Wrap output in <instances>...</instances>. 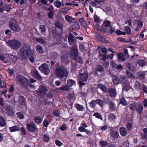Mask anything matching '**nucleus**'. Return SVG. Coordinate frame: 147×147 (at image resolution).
Masks as SVG:
<instances>
[{
  "label": "nucleus",
  "instance_id": "nucleus-1",
  "mask_svg": "<svg viewBox=\"0 0 147 147\" xmlns=\"http://www.w3.org/2000/svg\"><path fill=\"white\" fill-rule=\"evenodd\" d=\"M20 55L23 59L28 58L33 53L31 50L30 46L28 44H24L20 48Z\"/></svg>",
  "mask_w": 147,
  "mask_h": 147
},
{
  "label": "nucleus",
  "instance_id": "nucleus-2",
  "mask_svg": "<svg viewBox=\"0 0 147 147\" xmlns=\"http://www.w3.org/2000/svg\"><path fill=\"white\" fill-rule=\"evenodd\" d=\"M7 45L12 49H18L21 46L20 42L15 39H12L6 42Z\"/></svg>",
  "mask_w": 147,
  "mask_h": 147
},
{
  "label": "nucleus",
  "instance_id": "nucleus-3",
  "mask_svg": "<svg viewBox=\"0 0 147 147\" xmlns=\"http://www.w3.org/2000/svg\"><path fill=\"white\" fill-rule=\"evenodd\" d=\"M55 73L57 76L61 78H63L66 76L68 74L66 69L62 66L59 68H56Z\"/></svg>",
  "mask_w": 147,
  "mask_h": 147
},
{
  "label": "nucleus",
  "instance_id": "nucleus-4",
  "mask_svg": "<svg viewBox=\"0 0 147 147\" xmlns=\"http://www.w3.org/2000/svg\"><path fill=\"white\" fill-rule=\"evenodd\" d=\"M9 28L12 30L18 32L20 30L21 28L18 25V23L15 19H11L9 23Z\"/></svg>",
  "mask_w": 147,
  "mask_h": 147
},
{
  "label": "nucleus",
  "instance_id": "nucleus-5",
  "mask_svg": "<svg viewBox=\"0 0 147 147\" xmlns=\"http://www.w3.org/2000/svg\"><path fill=\"white\" fill-rule=\"evenodd\" d=\"M113 84L116 85L120 83L121 82L124 84L126 82V77L125 76H121L120 79H119L116 76H114L112 77Z\"/></svg>",
  "mask_w": 147,
  "mask_h": 147
},
{
  "label": "nucleus",
  "instance_id": "nucleus-6",
  "mask_svg": "<svg viewBox=\"0 0 147 147\" xmlns=\"http://www.w3.org/2000/svg\"><path fill=\"white\" fill-rule=\"evenodd\" d=\"M16 78L18 83L22 85L28 82L29 81L28 79L21 75H17Z\"/></svg>",
  "mask_w": 147,
  "mask_h": 147
},
{
  "label": "nucleus",
  "instance_id": "nucleus-7",
  "mask_svg": "<svg viewBox=\"0 0 147 147\" xmlns=\"http://www.w3.org/2000/svg\"><path fill=\"white\" fill-rule=\"evenodd\" d=\"M38 69L41 72L44 73L46 75H48L50 71L49 68V66L46 63L42 64L38 67Z\"/></svg>",
  "mask_w": 147,
  "mask_h": 147
},
{
  "label": "nucleus",
  "instance_id": "nucleus-8",
  "mask_svg": "<svg viewBox=\"0 0 147 147\" xmlns=\"http://www.w3.org/2000/svg\"><path fill=\"white\" fill-rule=\"evenodd\" d=\"M70 54L71 57L73 59L78 56V48L76 46H75L71 47Z\"/></svg>",
  "mask_w": 147,
  "mask_h": 147
},
{
  "label": "nucleus",
  "instance_id": "nucleus-9",
  "mask_svg": "<svg viewBox=\"0 0 147 147\" xmlns=\"http://www.w3.org/2000/svg\"><path fill=\"white\" fill-rule=\"evenodd\" d=\"M27 127L29 131L34 132L36 130V127L35 124L32 122L27 123Z\"/></svg>",
  "mask_w": 147,
  "mask_h": 147
},
{
  "label": "nucleus",
  "instance_id": "nucleus-10",
  "mask_svg": "<svg viewBox=\"0 0 147 147\" xmlns=\"http://www.w3.org/2000/svg\"><path fill=\"white\" fill-rule=\"evenodd\" d=\"M134 24L136 26V28L134 30L137 32L140 30L143 26L142 22L139 20H136Z\"/></svg>",
  "mask_w": 147,
  "mask_h": 147
},
{
  "label": "nucleus",
  "instance_id": "nucleus-11",
  "mask_svg": "<svg viewBox=\"0 0 147 147\" xmlns=\"http://www.w3.org/2000/svg\"><path fill=\"white\" fill-rule=\"evenodd\" d=\"M31 74L32 76L36 79L41 80L42 78L41 76L38 73V71L36 70H32Z\"/></svg>",
  "mask_w": 147,
  "mask_h": 147
},
{
  "label": "nucleus",
  "instance_id": "nucleus-12",
  "mask_svg": "<svg viewBox=\"0 0 147 147\" xmlns=\"http://www.w3.org/2000/svg\"><path fill=\"white\" fill-rule=\"evenodd\" d=\"M47 90L46 87L44 86H41L37 94L40 96H42L45 94Z\"/></svg>",
  "mask_w": 147,
  "mask_h": 147
},
{
  "label": "nucleus",
  "instance_id": "nucleus-13",
  "mask_svg": "<svg viewBox=\"0 0 147 147\" xmlns=\"http://www.w3.org/2000/svg\"><path fill=\"white\" fill-rule=\"evenodd\" d=\"M110 134L111 136L115 138H117L119 136L118 133L112 128L110 129Z\"/></svg>",
  "mask_w": 147,
  "mask_h": 147
},
{
  "label": "nucleus",
  "instance_id": "nucleus-14",
  "mask_svg": "<svg viewBox=\"0 0 147 147\" xmlns=\"http://www.w3.org/2000/svg\"><path fill=\"white\" fill-rule=\"evenodd\" d=\"M78 78L80 80L82 81H86L88 78V75L86 73L80 74Z\"/></svg>",
  "mask_w": 147,
  "mask_h": 147
},
{
  "label": "nucleus",
  "instance_id": "nucleus-15",
  "mask_svg": "<svg viewBox=\"0 0 147 147\" xmlns=\"http://www.w3.org/2000/svg\"><path fill=\"white\" fill-rule=\"evenodd\" d=\"M68 42L69 44L71 45H74L75 42V39L74 36L71 33L69 34L68 36Z\"/></svg>",
  "mask_w": 147,
  "mask_h": 147
},
{
  "label": "nucleus",
  "instance_id": "nucleus-16",
  "mask_svg": "<svg viewBox=\"0 0 147 147\" xmlns=\"http://www.w3.org/2000/svg\"><path fill=\"white\" fill-rule=\"evenodd\" d=\"M8 89L7 88H4L3 89V91L2 92V93L4 95L6 98L10 99L11 95L9 94L7 95V92Z\"/></svg>",
  "mask_w": 147,
  "mask_h": 147
},
{
  "label": "nucleus",
  "instance_id": "nucleus-17",
  "mask_svg": "<svg viewBox=\"0 0 147 147\" xmlns=\"http://www.w3.org/2000/svg\"><path fill=\"white\" fill-rule=\"evenodd\" d=\"M109 95L112 97H115L116 95L115 90L113 88H110L109 89Z\"/></svg>",
  "mask_w": 147,
  "mask_h": 147
},
{
  "label": "nucleus",
  "instance_id": "nucleus-18",
  "mask_svg": "<svg viewBox=\"0 0 147 147\" xmlns=\"http://www.w3.org/2000/svg\"><path fill=\"white\" fill-rule=\"evenodd\" d=\"M6 111L8 114L12 115L13 112L12 110L11 107L9 105H7L5 107Z\"/></svg>",
  "mask_w": 147,
  "mask_h": 147
},
{
  "label": "nucleus",
  "instance_id": "nucleus-19",
  "mask_svg": "<svg viewBox=\"0 0 147 147\" xmlns=\"http://www.w3.org/2000/svg\"><path fill=\"white\" fill-rule=\"evenodd\" d=\"M74 107L78 111H83L85 109L83 105L78 104H75Z\"/></svg>",
  "mask_w": 147,
  "mask_h": 147
},
{
  "label": "nucleus",
  "instance_id": "nucleus-20",
  "mask_svg": "<svg viewBox=\"0 0 147 147\" xmlns=\"http://www.w3.org/2000/svg\"><path fill=\"white\" fill-rule=\"evenodd\" d=\"M120 134L123 136H125L127 134V130L124 127H121L119 129Z\"/></svg>",
  "mask_w": 147,
  "mask_h": 147
},
{
  "label": "nucleus",
  "instance_id": "nucleus-21",
  "mask_svg": "<svg viewBox=\"0 0 147 147\" xmlns=\"http://www.w3.org/2000/svg\"><path fill=\"white\" fill-rule=\"evenodd\" d=\"M136 111L140 114L142 113L143 110V106L141 105H138L136 106Z\"/></svg>",
  "mask_w": 147,
  "mask_h": 147
},
{
  "label": "nucleus",
  "instance_id": "nucleus-22",
  "mask_svg": "<svg viewBox=\"0 0 147 147\" xmlns=\"http://www.w3.org/2000/svg\"><path fill=\"white\" fill-rule=\"evenodd\" d=\"M70 9V8L69 7H66L64 8H61L59 12L63 13L64 15H65Z\"/></svg>",
  "mask_w": 147,
  "mask_h": 147
},
{
  "label": "nucleus",
  "instance_id": "nucleus-23",
  "mask_svg": "<svg viewBox=\"0 0 147 147\" xmlns=\"http://www.w3.org/2000/svg\"><path fill=\"white\" fill-rule=\"evenodd\" d=\"M43 120V118L39 116H36L34 117V121L35 122L37 123H41Z\"/></svg>",
  "mask_w": 147,
  "mask_h": 147
},
{
  "label": "nucleus",
  "instance_id": "nucleus-24",
  "mask_svg": "<svg viewBox=\"0 0 147 147\" xmlns=\"http://www.w3.org/2000/svg\"><path fill=\"white\" fill-rule=\"evenodd\" d=\"M6 125V121L3 117L0 115V126L4 127Z\"/></svg>",
  "mask_w": 147,
  "mask_h": 147
},
{
  "label": "nucleus",
  "instance_id": "nucleus-25",
  "mask_svg": "<svg viewBox=\"0 0 147 147\" xmlns=\"http://www.w3.org/2000/svg\"><path fill=\"white\" fill-rule=\"evenodd\" d=\"M67 83L68 86L69 87H71L75 85L76 84V82L71 79H69L67 80Z\"/></svg>",
  "mask_w": 147,
  "mask_h": 147
},
{
  "label": "nucleus",
  "instance_id": "nucleus-26",
  "mask_svg": "<svg viewBox=\"0 0 147 147\" xmlns=\"http://www.w3.org/2000/svg\"><path fill=\"white\" fill-rule=\"evenodd\" d=\"M117 55L118 56V59L119 60H121L123 61L125 60V59L123 53H118Z\"/></svg>",
  "mask_w": 147,
  "mask_h": 147
},
{
  "label": "nucleus",
  "instance_id": "nucleus-27",
  "mask_svg": "<svg viewBox=\"0 0 147 147\" xmlns=\"http://www.w3.org/2000/svg\"><path fill=\"white\" fill-rule=\"evenodd\" d=\"M9 129L10 131L11 132H15L17 131H18L20 130L18 127L16 125L9 127Z\"/></svg>",
  "mask_w": 147,
  "mask_h": 147
},
{
  "label": "nucleus",
  "instance_id": "nucleus-28",
  "mask_svg": "<svg viewBox=\"0 0 147 147\" xmlns=\"http://www.w3.org/2000/svg\"><path fill=\"white\" fill-rule=\"evenodd\" d=\"M36 51L39 53H42L43 52V50L42 46L39 45H37L36 47Z\"/></svg>",
  "mask_w": 147,
  "mask_h": 147
},
{
  "label": "nucleus",
  "instance_id": "nucleus-29",
  "mask_svg": "<svg viewBox=\"0 0 147 147\" xmlns=\"http://www.w3.org/2000/svg\"><path fill=\"white\" fill-rule=\"evenodd\" d=\"M98 88H100L103 92H106L107 90L106 87L103 85L99 84L98 86Z\"/></svg>",
  "mask_w": 147,
  "mask_h": 147
},
{
  "label": "nucleus",
  "instance_id": "nucleus-30",
  "mask_svg": "<svg viewBox=\"0 0 147 147\" xmlns=\"http://www.w3.org/2000/svg\"><path fill=\"white\" fill-rule=\"evenodd\" d=\"M65 18L67 21L70 23L71 22L72 20H75L74 18L68 15H65Z\"/></svg>",
  "mask_w": 147,
  "mask_h": 147
},
{
  "label": "nucleus",
  "instance_id": "nucleus-31",
  "mask_svg": "<svg viewBox=\"0 0 147 147\" xmlns=\"http://www.w3.org/2000/svg\"><path fill=\"white\" fill-rule=\"evenodd\" d=\"M108 117L109 119L111 121H114L116 118V115L112 113L109 114Z\"/></svg>",
  "mask_w": 147,
  "mask_h": 147
},
{
  "label": "nucleus",
  "instance_id": "nucleus-32",
  "mask_svg": "<svg viewBox=\"0 0 147 147\" xmlns=\"http://www.w3.org/2000/svg\"><path fill=\"white\" fill-rule=\"evenodd\" d=\"M11 4H7L3 7L4 11H6L7 12H9L11 9Z\"/></svg>",
  "mask_w": 147,
  "mask_h": 147
},
{
  "label": "nucleus",
  "instance_id": "nucleus-33",
  "mask_svg": "<svg viewBox=\"0 0 147 147\" xmlns=\"http://www.w3.org/2000/svg\"><path fill=\"white\" fill-rule=\"evenodd\" d=\"M5 55H3L0 54V59L3 61L5 63H6L8 62V60L7 58L5 57Z\"/></svg>",
  "mask_w": 147,
  "mask_h": 147
},
{
  "label": "nucleus",
  "instance_id": "nucleus-34",
  "mask_svg": "<svg viewBox=\"0 0 147 147\" xmlns=\"http://www.w3.org/2000/svg\"><path fill=\"white\" fill-rule=\"evenodd\" d=\"M111 23V22L110 21L107 20L103 22L101 26L102 27L105 26H109L110 25Z\"/></svg>",
  "mask_w": 147,
  "mask_h": 147
},
{
  "label": "nucleus",
  "instance_id": "nucleus-35",
  "mask_svg": "<svg viewBox=\"0 0 147 147\" xmlns=\"http://www.w3.org/2000/svg\"><path fill=\"white\" fill-rule=\"evenodd\" d=\"M96 70L97 71L102 72L104 71V68L101 65H98L96 67Z\"/></svg>",
  "mask_w": 147,
  "mask_h": 147
},
{
  "label": "nucleus",
  "instance_id": "nucleus-36",
  "mask_svg": "<svg viewBox=\"0 0 147 147\" xmlns=\"http://www.w3.org/2000/svg\"><path fill=\"white\" fill-rule=\"evenodd\" d=\"M123 31L125 32L126 34H131V29L130 28L129 26H127L125 27Z\"/></svg>",
  "mask_w": 147,
  "mask_h": 147
},
{
  "label": "nucleus",
  "instance_id": "nucleus-37",
  "mask_svg": "<svg viewBox=\"0 0 147 147\" xmlns=\"http://www.w3.org/2000/svg\"><path fill=\"white\" fill-rule=\"evenodd\" d=\"M54 5L55 7L59 8L61 7V3L60 1L57 0L54 1Z\"/></svg>",
  "mask_w": 147,
  "mask_h": 147
},
{
  "label": "nucleus",
  "instance_id": "nucleus-38",
  "mask_svg": "<svg viewBox=\"0 0 147 147\" xmlns=\"http://www.w3.org/2000/svg\"><path fill=\"white\" fill-rule=\"evenodd\" d=\"M72 26V28L75 30L78 29L80 28L79 24L78 22H74Z\"/></svg>",
  "mask_w": 147,
  "mask_h": 147
},
{
  "label": "nucleus",
  "instance_id": "nucleus-39",
  "mask_svg": "<svg viewBox=\"0 0 147 147\" xmlns=\"http://www.w3.org/2000/svg\"><path fill=\"white\" fill-rule=\"evenodd\" d=\"M39 30L41 34L44 33L46 30L45 26L44 25H40L39 27Z\"/></svg>",
  "mask_w": 147,
  "mask_h": 147
},
{
  "label": "nucleus",
  "instance_id": "nucleus-40",
  "mask_svg": "<svg viewBox=\"0 0 147 147\" xmlns=\"http://www.w3.org/2000/svg\"><path fill=\"white\" fill-rule=\"evenodd\" d=\"M138 77L140 79H142L144 78V74L141 72H138L137 74Z\"/></svg>",
  "mask_w": 147,
  "mask_h": 147
},
{
  "label": "nucleus",
  "instance_id": "nucleus-41",
  "mask_svg": "<svg viewBox=\"0 0 147 147\" xmlns=\"http://www.w3.org/2000/svg\"><path fill=\"white\" fill-rule=\"evenodd\" d=\"M59 89L62 91H68L69 90V88L67 85H64L61 86Z\"/></svg>",
  "mask_w": 147,
  "mask_h": 147
},
{
  "label": "nucleus",
  "instance_id": "nucleus-42",
  "mask_svg": "<svg viewBox=\"0 0 147 147\" xmlns=\"http://www.w3.org/2000/svg\"><path fill=\"white\" fill-rule=\"evenodd\" d=\"M79 22L81 23V25L83 27H85L86 26V24L83 18H81L79 19Z\"/></svg>",
  "mask_w": 147,
  "mask_h": 147
},
{
  "label": "nucleus",
  "instance_id": "nucleus-43",
  "mask_svg": "<svg viewBox=\"0 0 147 147\" xmlns=\"http://www.w3.org/2000/svg\"><path fill=\"white\" fill-rule=\"evenodd\" d=\"M55 26L57 28L61 29L62 28V24L58 21L56 22L55 24Z\"/></svg>",
  "mask_w": 147,
  "mask_h": 147
},
{
  "label": "nucleus",
  "instance_id": "nucleus-44",
  "mask_svg": "<svg viewBox=\"0 0 147 147\" xmlns=\"http://www.w3.org/2000/svg\"><path fill=\"white\" fill-rule=\"evenodd\" d=\"M116 33L118 35H125L126 33L125 31L122 32L119 30H117L116 31Z\"/></svg>",
  "mask_w": 147,
  "mask_h": 147
},
{
  "label": "nucleus",
  "instance_id": "nucleus-45",
  "mask_svg": "<svg viewBox=\"0 0 147 147\" xmlns=\"http://www.w3.org/2000/svg\"><path fill=\"white\" fill-rule=\"evenodd\" d=\"M99 3L97 1H92V2L90 4L91 5L95 7H98L99 6Z\"/></svg>",
  "mask_w": 147,
  "mask_h": 147
},
{
  "label": "nucleus",
  "instance_id": "nucleus-46",
  "mask_svg": "<svg viewBox=\"0 0 147 147\" xmlns=\"http://www.w3.org/2000/svg\"><path fill=\"white\" fill-rule=\"evenodd\" d=\"M20 102L22 105H24L26 103L25 98L23 96L21 97L20 99Z\"/></svg>",
  "mask_w": 147,
  "mask_h": 147
},
{
  "label": "nucleus",
  "instance_id": "nucleus-47",
  "mask_svg": "<svg viewBox=\"0 0 147 147\" xmlns=\"http://www.w3.org/2000/svg\"><path fill=\"white\" fill-rule=\"evenodd\" d=\"M93 116H95L96 118L99 119L101 120H102V117L101 115L98 113H96L94 114Z\"/></svg>",
  "mask_w": 147,
  "mask_h": 147
},
{
  "label": "nucleus",
  "instance_id": "nucleus-48",
  "mask_svg": "<svg viewBox=\"0 0 147 147\" xmlns=\"http://www.w3.org/2000/svg\"><path fill=\"white\" fill-rule=\"evenodd\" d=\"M35 40L36 41L41 44H43L45 42V40L40 38H36L35 39Z\"/></svg>",
  "mask_w": 147,
  "mask_h": 147
},
{
  "label": "nucleus",
  "instance_id": "nucleus-49",
  "mask_svg": "<svg viewBox=\"0 0 147 147\" xmlns=\"http://www.w3.org/2000/svg\"><path fill=\"white\" fill-rule=\"evenodd\" d=\"M131 88L130 85L127 84L124 86L123 90L126 91H128Z\"/></svg>",
  "mask_w": 147,
  "mask_h": 147
},
{
  "label": "nucleus",
  "instance_id": "nucleus-50",
  "mask_svg": "<svg viewBox=\"0 0 147 147\" xmlns=\"http://www.w3.org/2000/svg\"><path fill=\"white\" fill-rule=\"evenodd\" d=\"M5 105L4 100V99L2 98H0V107L2 108H3V106Z\"/></svg>",
  "mask_w": 147,
  "mask_h": 147
},
{
  "label": "nucleus",
  "instance_id": "nucleus-51",
  "mask_svg": "<svg viewBox=\"0 0 147 147\" xmlns=\"http://www.w3.org/2000/svg\"><path fill=\"white\" fill-rule=\"evenodd\" d=\"M136 105L134 103L130 104L129 105L128 107L129 109L132 111H134L135 109V108L136 107Z\"/></svg>",
  "mask_w": 147,
  "mask_h": 147
},
{
  "label": "nucleus",
  "instance_id": "nucleus-52",
  "mask_svg": "<svg viewBox=\"0 0 147 147\" xmlns=\"http://www.w3.org/2000/svg\"><path fill=\"white\" fill-rule=\"evenodd\" d=\"M120 103L122 105L125 106L127 104V102L124 98H122L120 100Z\"/></svg>",
  "mask_w": 147,
  "mask_h": 147
},
{
  "label": "nucleus",
  "instance_id": "nucleus-53",
  "mask_svg": "<svg viewBox=\"0 0 147 147\" xmlns=\"http://www.w3.org/2000/svg\"><path fill=\"white\" fill-rule=\"evenodd\" d=\"M7 71L9 75L10 76H12L13 75V70L11 68H9L8 69Z\"/></svg>",
  "mask_w": 147,
  "mask_h": 147
},
{
  "label": "nucleus",
  "instance_id": "nucleus-54",
  "mask_svg": "<svg viewBox=\"0 0 147 147\" xmlns=\"http://www.w3.org/2000/svg\"><path fill=\"white\" fill-rule=\"evenodd\" d=\"M109 107L111 109H114L116 108L115 104L113 102H111L109 104Z\"/></svg>",
  "mask_w": 147,
  "mask_h": 147
},
{
  "label": "nucleus",
  "instance_id": "nucleus-55",
  "mask_svg": "<svg viewBox=\"0 0 147 147\" xmlns=\"http://www.w3.org/2000/svg\"><path fill=\"white\" fill-rule=\"evenodd\" d=\"M134 87L136 89H139L140 87V82L137 81L135 82Z\"/></svg>",
  "mask_w": 147,
  "mask_h": 147
},
{
  "label": "nucleus",
  "instance_id": "nucleus-56",
  "mask_svg": "<svg viewBox=\"0 0 147 147\" xmlns=\"http://www.w3.org/2000/svg\"><path fill=\"white\" fill-rule=\"evenodd\" d=\"M17 115L18 117L20 119H22L24 117V115L23 114L20 112L17 113Z\"/></svg>",
  "mask_w": 147,
  "mask_h": 147
},
{
  "label": "nucleus",
  "instance_id": "nucleus-57",
  "mask_svg": "<svg viewBox=\"0 0 147 147\" xmlns=\"http://www.w3.org/2000/svg\"><path fill=\"white\" fill-rule=\"evenodd\" d=\"M74 59L76 61L79 63H82V59L80 57H76Z\"/></svg>",
  "mask_w": 147,
  "mask_h": 147
},
{
  "label": "nucleus",
  "instance_id": "nucleus-58",
  "mask_svg": "<svg viewBox=\"0 0 147 147\" xmlns=\"http://www.w3.org/2000/svg\"><path fill=\"white\" fill-rule=\"evenodd\" d=\"M95 100L96 104H98L101 107L103 106V103L101 100L100 99H97Z\"/></svg>",
  "mask_w": 147,
  "mask_h": 147
},
{
  "label": "nucleus",
  "instance_id": "nucleus-59",
  "mask_svg": "<svg viewBox=\"0 0 147 147\" xmlns=\"http://www.w3.org/2000/svg\"><path fill=\"white\" fill-rule=\"evenodd\" d=\"M107 143L105 141H101L100 142L99 144L101 147H103L106 145Z\"/></svg>",
  "mask_w": 147,
  "mask_h": 147
},
{
  "label": "nucleus",
  "instance_id": "nucleus-60",
  "mask_svg": "<svg viewBox=\"0 0 147 147\" xmlns=\"http://www.w3.org/2000/svg\"><path fill=\"white\" fill-rule=\"evenodd\" d=\"M96 104V103L95 100H93L91 102L89 103L90 105L92 108H94Z\"/></svg>",
  "mask_w": 147,
  "mask_h": 147
},
{
  "label": "nucleus",
  "instance_id": "nucleus-61",
  "mask_svg": "<svg viewBox=\"0 0 147 147\" xmlns=\"http://www.w3.org/2000/svg\"><path fill=\"white\" fill-rule=\"evenodd\" d=\"M56 144L58 146H61L63 144L60 141L56 140L55 142Z\"/></svg>",
  "mask_w": 147,
  "mask_h": 147
},
{
  "label": "nucleus",
  "instance_id": "nucleus-62",
  "mask_svg": "<svg viewBox=\"0 0 147 147\" xmlns=\"http://www.w3.org/2000/svg\"><path fill=\"white\" fill-rule=\"evenodd\" d=\"M9 58L11 59L14 61H16L17 59V57L13 55H9Z\"/></svg>",
  "mask_w": 147,
  "mask_h": 147
},
{
  "label": "nucleus",
  "instance_id": "nucleus-63",
  "mask_svg": "<svg viewBox=\"0 0 147 147\" xmlns=\"http://www.w3.org/2000/svg\"><path fill=\"white\" fill-rule=\"evenodd\" d=\"M138 62L140 65L141 66H143L145 65V62L144 60H139Z\"/></svg>",
  "mask_w": 147,
  "mask_h": 147
},
{
  "label": "nucleus",
  "instance_id": "nucleus-64",
  "mask_svg": "<svg viewBox=\"0 0 147 147\" xmlns=\"http://www.w3.org/2000/svg\"><path fill=\"white\" fill-rule=\"evenodd\" d=\"M67 128V127L66 126V125L65 124H63L60 127V129L61 130L63 131L65 130Z\"/></svg>",
  "mask_w": 147,
  "mask_h": 147
}]
</instances>
